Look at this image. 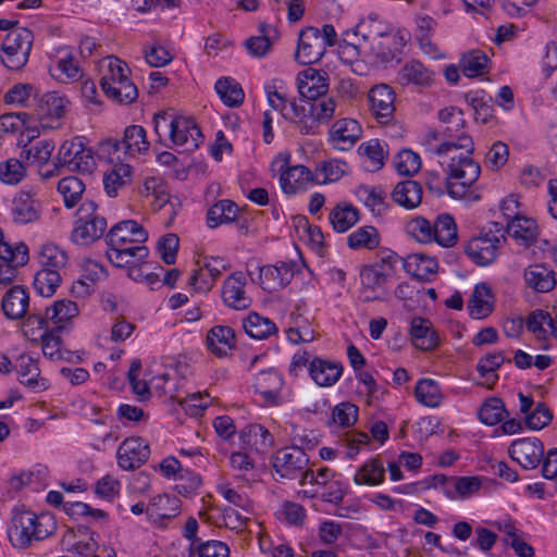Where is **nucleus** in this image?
<instances>
[{
	"label": "nucleus",
	"mask_w": 557,
	"mask_h": 557,
	"mask_svg": "<svg viewBox=\"0 0 557 557\" xmlns=\"http://www.w3.org/2000/svg\"><path fill=\"white\" fill-rule=\"evenodd\" d=\"M512 237L519 245L531 246L539 237V227L533 219L521 215L506 223L503 231Z\"/></svg>",
	"instance_id": "nucleus-30"
},
{
	"label": "nucleus",
	"mask_w": 557,
	"mask_h": 557,
	"mask_svg": "<svg viewBox=\"0 0 557 557\" xmlns=\"http://www.w3.org/2000/svg\"><path fill=\"white\" fill-rule=\"evenodd\" d=\"M244 329L250 337L256 339H265L277 331L274 322L256 312H251L244 320Z\"/></svg>",
	"instance_id": "nucleus-49"
},
{
	"label": "nucleus",
	"mask_w": 557,
	"mask_h": 557,
	"mask_svg": "<svg viewBox=\"0 0 557 557\" xmlns=\"http://www.w3.org/2000/svg\"><path fill=\"white\" fill-rule=\"evenodd\" d=\"M0 259L7 265H0V288L10 285L15 277V269L25 265L28 260V247L24 243L11 246L4 240L3 232L0 228Z\"/></svg>",
	"instance_id": "nucleus-14"
},
{
	"label": "nucleus",
	"mask_w": 557,
	"mask_h": 557,
	"mask_svg": "<svg viewBox=\"0 0 557 557\" xmlns=\"http://www.w3.org/2000/svg\"><path fill=\"white\" fill-rule=\"evenodd\" d=\"M488 58L481 50H474L463 54L460 60L462 73L468 77L483 75L487 70Z\"/></svg>",
	"instance_id": "nucleus-56"
},
{
	"label": "nucleus",
	"mask_w": 557,
	"mask_h": 557,
	"mask_svg": "<svg viewBox=\"0 0 557 557\" xmlns=\"http://www.w3.org/2000/svg\"><path fill=\"white\" fill-rule=\"evenodd\" d=\"M395 168L401 175H413L421 168V159L410 149H404L395 158Z\"/></svg>",
	"instance_id": "nucleus-62"
},
{
	"label": "nucleus",
	"mask_w": 557,
	"mask_h": 557,
	"mask_svg": "<svg viewBox=\"0 0 557 557\" xmlns=\"http://www.w3.org/2000/svg\"><path fill=\"white\" fill-rule=\"evenodd\" d=\"M237 205L224 199L214 203L207 213L208 226L214 228L224 223H231L237 218Z\"/></svg>",
	"instance_id": "nucleus-42"
},
{
	"label": "nucleus",
	"mask_w": 557,
	"mask_h": 557,
	"mask_svg": "<svg viewBox=\"0 0 557 557\" xmlns=\"http://www.w3.org/2000/svg\"><path fill=\"white\" fill-rule=\"evenodd\" d=\"M495 306V295L487 283H479L474 286L468 301L469 314L473 319L482 320L488 317Z\"/></svg>",
	"instance_id": "nucleus-26"
},
{
	"label": "nucleus",
	"mask_w": 557,
	"mask_h": 557,
	"mask_svg": "<svg viewBox=\"0 0 557 557\" xmlns=\"http://www.w3.org/2000/svg\"><path fill=\"white\" fill-rule=\"evenodd\" d=\"M235 332L226 325H216L207 334V346L218 357H224L235 347Z\"/></svg>",
	"instance_id": "nucleus-33"
},
{
	"label": "nucleus",
	"mask_w": 557,
	"mask_h": 557,
	"mask_svg": "<svg viewBox=\"0 0 557 557\" xmlns=\"http://www.w3.org/2000/svg\"><path fill=\"white\" fill-rule=\"evenodd\" d=\"M385 147L386 145L379 139H370L360 145L359 151L368 158L370 163L367 166L369 171H379L384 165V161L387 157Z\"/></svg>",
	"instance_id": "nucleus-55"
},
{
	"label": "nucleus",
	"mask_w": 557,
	"mask_h": 557,
	"mask_svg": "<svg viewBox=\"0 0 557 557\" xmlns=\"http://www.w3.org/2000/svg\"><path fill=\"white\" fill-rule=\"evenodd\" d=\"M472 153L465 150L443 152L441 157H447V177L445 180L446 191L451 198L476 200L478 195L470 189L481 174V165L471 158Z\"/></svg>",
	"instance_id": "nucleus-2"
},
{
	"label": "nucleus",
	"mask_w": 557,
	"mask_h": 557,
	"mask_svg": "<svg viewBox=\"0 0 557 557\" xmlns=\"http://www.w3.org/2000/svg\"><path fill=\"white\" fill-rule=\"evenodd\" d=\"M401 260L405 271L412 276L424 280L437 272V261L423 252L411 253Z\"/></svg>",
	"instance_id": "nucleus-38"
},
{
	"label": "nucleus",
	"mask_w": 557,
	"mask_h": 557,
	"mask_svg": "<svg viewBox=\"0 0 557 557\" xmlns=\"http://www.w3.org/2000/svg\"><path fill=\"white\" fill-rule=\"evenodd\" d=\"M317 124L327 123L335 115L336 101L333 97L322 96L308 101Z\"/></svg>",
	"instance_id": "nucleus-61"
},
{
	"label": "nucleus",
	"mask_w": 557,
	"mask_h": 557,
	"mask_svg": "<svg viewBox=\"0 0 557 557\" xmlns=\"http://www.w3.org/2000/svg\"><path fill=\"white\" fill-rule=\"evenodd\" d=\"M544 324H547L553 335L557 337V320H554L548 312L540 309L534 310L528 315L525 321L528 331L532 332L539 341H544L547 337Z\"/></svg>",
	"instance_id": "nucleus-44"
},
{
	"label": "nucleus",
	"mask_w": 557,
	"mask_h": 557,
	"mask_svg": "<svg viewBox=\"0 0 557 557\" xmlns=\"http://www.w3.org/2000/svg\"><path fill=\"white\" fill-rule=\"evenodd\" d=\"M28 307L29 296L23 286L15 285L3 295L1 308L4 315L10 320L24 318Z\"/></svg>",
	"instance_id": "nucleus-27"
},
{
	"label": "nucleus",
	"mask_w": 557,
	"mask_h": 557,
	"mask_svg": "<svg viewBox=\"0 0 557 557\" xmlns=\"http://www.w3.org/2000/svg\"><path fill=\"white\" fill-rule=\"evenodd\" d=\"M54 71L59 73H53L52 75L62 83L76 81L81 77L79 66L74 62V58L70 53H65L58 60Z\"/></svg>",
	"instance_id": "nucleus-64"
},
{
	"label": "nucleus",
	"mask_w": 557,
	"mask_h": 557,
	"mask_svg": "<svg viewBox=\"0 0 557 557\" xmlns=\"http://www.w3.org/2000/svg\"><path fill=\"white\" fill-rule=\"evenodd\" d=\"M69 101L57 92H46L39 100L37 116L42 127H57L49 119L60 120L65 114Z\"/></svg>",
	"instance_id": "nucleus-25"
},
{
	"label": "nucleus",
	"mask_w": 557,
	"mask_h": 557,
	"mask_svg": "<svg viewBox=\"0 0 557 557\" xmlns=\"http://www.w3.org/2000/svg\"><path fill=\"white\" fill-rule=\"evenodd\" d=\"M293 276V268L286 262L264 265L259 269L260 286L270 293L284 288L290 283Z\"/></svg>",
	"instance_id": "nucleus-24"
},
{
	"label": "nucleus",
	"mask_w": 557,
	"mask_h": 557,
	"mask_svg": "<svg viewBox=\"0 0 557 557\" xmlns=\"http://www.w3.org/2000/svg\"><path fill=\"white\" fill-rule=\"evenodd\" d=\"M400 258L394 251H382L374 262L360 268L361 286L381 288L389 277L394 276Z\"/></svg>",
	"instance_id": "nucleus-9"
},
{
	"label": "nucleus",
	"mask_w": 557,
	"mask_h": 557,
	"mask_svg": "<svg viewBox=\"0 0 557 557\" xmlns=\"http://www.w3.org/2000/svg\"><path fill=\"white\" fill-rule=\"evenodd\" d=\"M246 277L243 272L232 273L223 283L222 300L234 310H245L251 306V298L245 292Z\"/></svg>",
	"instance_id": "nucleus-20"
},
{
	"label": "nucleus",
	"mask_w": 557,
	"mask_h": 557,
	"mask_svg": "<svg viewBox=\"0 0 557 557\" xmlns=\"http://www.w3.org/2000/svg\"><path fill=\"white\" fill-rule=\"evenodd\" d=\"M153 125L158 141L166 147H171L166 144V137L173 146L185 147L186 150L198 148L202 141V134L195 120L178 115L173 110L156 113Z\"/></svg>",
	"instance_id": "nucleus-1"
},
{
	"label": "nucleus",
	"mask_w": 557,
	"mask_h": 557,
	"mask_svg": "<svg viewBox=\"0 0 557 557\" xmlns=\"http://www.w3.org/2000/svg\"><path fill=\"white\" fill-rule=\"evenodd\" d=\"M283 117L294 123L304 135L315 134L319 127L307 100H300L299 103L290 102L289 109L283 113Z\"/></svg>",
	"instance_id": "nucleus-28"
},
{
	"label": "nucleus",
	"mask_w": 557,
	"mask_h": 557,
	"mask_svg": "<svg viewBox=\"0 0 557 557\" xmlns=\"http://www.w3.org/2000/svg\"><path fill=\"white\" fill-rule=\"evenodd\" d=\"M16 371L18 381L33 391H42L47 388L46 380L39 377L40 370L37 362L29 356H21L17 359Z\"/></svg>",
	"instance_id": "nucleus-35"
},
{
	"label": "nucleus",
	"mask_w": 557,
	"mask_h": 557,
	"mask_svg": "<svg viewBox=\"0 0 557 557\" xmlns=\"http://www.w3.org/2000/svg\"><path fill=\"white\" fill-rule=\"evenodd\" d=\"M107 97L121 104H129L138 97V90L131 79H126L122 84H113V86H106L101 88Z\"/></svg>",
	"instance_id": "nucleus-59"
},
{
	"label": "nucleus",
	"mask_w": 557,
	"mask_h": 557,
	"mask_svg": "<svg viewBox=\"0 0 557 557\" xmlns=\"http://www.w3.org/2000/svg\"><path fill=\"white\" fill-rule=\"evenodd\" d=\"M509 456L525 470L536 469L545 453L544 444L537 437L513 441L508 448Z\"/></svg>",
	"instance_id": "nucleus-16"
},
{
	"label": "nucleus",
	"mask_w": 557,
	"mask_h": 557,
	"mask_svg": "<svg viewBox=\"0 0 557 557\" xmlns=\"http://www.w3.org/2000/svg\"><path fill=\"white\" fill-rule=\"evenodd\" d=\"M104 66L106 71L100 81L101 88L113 86V84H122L123 82L125 83L126 79H129L128 75L131 70L121 59L110 55L106 58Z\"/></svg>",
	"instance_id": "nucleus-41"
},
{
	"label": "nucleus",
	"mask_w": 557,
	"mask_h": 557,
	"mask_svg": "<svg viewBox=\"0 0 557 557\" xmlns=\"http://www.w3.org/2000/svg\"><path fill=\"white\" fill-rule=\"evenodd\" d=\"M107 227V219L99 212L97 203L86 200L76 211L71 240L81 246L90 245L103 236Z\"/></svg>",
	"instance_id": "nucleus-4"
},
{
	"label": "nucleus",
	"mask_w": 557,
	"mask_h": 557,
	"mask_svg": "<svg viewBox=\"0 0 557 557\" xmlns=\"http://www.w3.org/2000/svg\"><path fill=\"white\" fill-rule=\"evenodd\" d=\"M272 171H278L283 191L288 195L296 194L312 182L313 176L305 165L289 166V157L278 156L271 164Z\"/></svg>",
	"instance_id": "nucleus-11"
},
{
	"label": "nucleus",
	"mask_w": 557,
	"mask_h": 557,
	"mask_svg": "<svg viewBox=\"0 0 557 557\" xmlns=\"http://www.w3.org/2000/svg\"><path fill=\"white\" fill-rule=\"evenodd\" d=\"M528 287L536 293H548L557 284L556 273L545 264L536 263L529 265L523 273Z\"/></svg>",
	"instance_id": "nucleus-29"
},
{
	"label": "nucleus",
	"mask_w": 557,
	"mask_h": 557,
	"mask_svg": "<svg viewBox=\"0 0 557 557\" xmlns=\"http://www.w3.org/2000/svg\"><path fill=\"white\" fill-rule=\"evenodd\" d=\"M57 189L63 198L64 206L72 209L82 200L86 187L81 178L66 176L59 181Z\"/></svg>",
	"instance_id": "nucleus-40"
},
{
	"label": "nucleus",
	"mask_w": 557,
	"mask_h": 557,
	"mask_svg": "<svg viewBox=\"0 0 557 557\" xmlns=\"http://www.w3.org/2000/svg\"><path fill=\"white\" fill-rule=\"evenodd\" d=\"M180 509V499L166 494L154 496L147 506V512L151 517L170 519L175 517Z\"/></svg>",
	"instance_id": "nucleus-46"
},
{
	"label": "nucleus",
	"mask_w": 557,
	"mask_h": 557,
	"mask_svg": "<svg viewBox=\"0 0 557 557\" xmlns=\"http://www.w3.org/2000/svg\"><path fill=\"white\" fill-rule=\"evenodd\" d=\"M55 530L57 524L52 516H37L27 510L18 511L12 518L9 539L14 547L27 548L34 541H42Z\"/></svg>",
	"instance_id": "nucleus-3"
},
{
	"label": "nucleus",
	"mask_w": 557,
	"mask_h": 557,
	"mask_svg": "<svg viewBox=\"0 0 557 557\" xmlns=\"http://www.w3.org/2000/svg\"><path fill=\"white\" fill-rule=\"evenodd\" d=\"M422 194V187L418 182L406 180L395 186L392 198L397 205L406 209H413L421 203Z\"/></svg>",
	"instance_id": "nucleus-36"
},
{
	"label": "nucleus",
	"mask_w": 557,
	"mask_h": 557,
	"mask_svg": "<svg viewBox=\"0 0 557 557\" xmlns=\"http://www.w3.org/2000/svg\"><path fill=\"white\" fill-rule=\"evenodd\" d=\"M61 283V274L57 270L41 269L39 270L34 278L35 290L44 296L51 297Z\"/></svg>",
	"instance_id": "nucleus-53"
},
{
	"label": "nucleus",
	"mask_w": 557,
	"mask_h": 557,
	"mask_svg": "<svg viewBox=\"0 0 557 557\" xmlns=\"http://www.w3.org/2000/svg\"><path fill=\"white\" fill-rule=\"evenodd\" d=\"M325 51L319 28L307 26L300 30L295 52V60L299 64H314L323 58Z\"/></svg>",
	"instance_id": "nucleus-15"
},
{
	"label": "nucleus",
	"mask_w": 557,
	"mask_h": 557,
	"mask_svg": "<svg viewBox=\"0 0 557 557\" xmlns=\"http://www.w3.org/2000/svg\"><path fill=\"white\" fill-rule=\"evenodd\" d=\"M362 40L369 44L372 54L383 63L389 62L397 58L405 46L404 38L394 32H372L362 33Z\"/></svg>",
	"instance_id": "nucleus-12"
},
{
	"label": "nucleus",
	"mask_w": 557,
	"mask_h": 557,
	"mask_svg": "<svg viewBox=\"0 0 557 557\" xmlns=\"http://www.w3.org/2000/svg\"><path fill=\"white\" fill-rule=\"evenodd\" d=\"M508 416L500 398L492 397L484 401L479 410V419L487 425H495Z\"/></svg>",
	"instance_id": "nucleus-58"
},
{
	"label": "nucleus",
	"mask_w": 557,
	"mask_h": 557,
	"mask_svg": "<svg viewBox=\"0 0 557 557\" xmlns=\"http://www.w3.org/2000/svg\"><path fill=\"white\" fill-rule=\"evenodd\" d=\"M66 168L70 172L91 173L96 160L90 148L81 138L64 141L57 156L55 168Z\"/></svg>",
	"instance_id": "nucleus-8"
},
{
	"label": "nucleus",
	"mask_w": 557,
	"mask_h": 557,
	"mask_svg": "<svg viewBox=\"0 0 557 557\" xmlns=\"http://www.w3.org/2000/svg\"><path fill=\"white\" fill-rule=\"evenodd\" d=\"M438 119L446 126L443 134L449 139L441 144L435 153L442 156L446 151L465 150L473 153L472 137L466 132V120L462 110L457 107L444 108L438 112Z\"/></svg>",
	"instance_id": "nucleus-5"
},
{
	"label": "nucleus",
	"mask_w": 557,
	"mask_h": 557,
	"mask_svg": "<svg viewBox=\"0 0 557 557\" xmlns=\"http://www.w3.org/2000/svg\"><path fill=\"white\" fill-rule=\"evenodd\" d=\"M116 455L117 463L123 470H135L148 460L150 449L143 438L128 437L121 443Z\"/></svg>",
	"instance_id": "nucleus-19"
},
{
	"label": "nucleus",
	"mask_w": 557,
	"mask_h": 557,
	"mask_svg": "<svg viewBox=\"0 0 557 557\" xmlns=\"http://www.w3.org/2000/svg\"><path fill=\"white\" fill-rule=\"evenodd\" d=\"M255 389L267 403L277 404V397L283 386V379L280 373L273 369L260 371L255 380Z\"/></svg>",
	"instance_id": "nucleus-31"
},
{
	"label": "nucleus",
	"mask_w": 557,
	"mask_h": 557,
	"mask_svg": "<svg viewBox=\"0 0 557 557\" xmlns=\"http://www.w3.org/2000/svg\"><path fill=\"white\" fill-rule=\"evenodd\" d=\"M370 110L381 124H387L395 113V92L386 84H380L369 90Z\"/></svg>",
	"instance_id": "nucleus-18"
},
{
	"label": "nucleus",
	"mask_w": 557,
	"mask_h": 557,
	"mask_svg": "<svg viewBox=\"0 0 557 557\" xmlns=\"http://www.w3.org/2000/svg\"><path fill=\"white\" fill-rule=\"evenodd\" d=\"M360 198L366 207L375 215H381L386 210L385 193L379 187L363 186L359 190Z\"/></svg>",
	"instance_id": "nucleus-60"
},
{
	"label": "nucleus",
	"mask_w": 557,
	"mask_h": 557,
	"mask_svg": "<svg viewBox=\"0 0 557 557\" xmlns=\"http://www.w3.org/2000/svg\"><path fill=\"white\" fill-rule=\"evenodd\" d=\"M407 233L420 243L426 244L433 242V224L424 218H416L408 222Z\"/></svg>",
	"instance_id": "nucleus-63"
},
{
	"label": "nucleus",
	"mask_w": 557,
	"mask_h": 557,
	"mask_svg": "<svg viewBox=\"0 0 557 557\" xmlns=\"http://www.w3.org/2000/svg\"><path fill=\"white\" fill-rule=\"evenodd\" d=\"M149 255L148 248L143 245H134L129 247H110L106 252L109 261L117 267L124 268L144 261Z\"/></svg>",
	"instance_id": "nucleus-32"
},
{
	"label": "nucleus",
	"mask_w": 557,
	"mask_h": 557,
	"mask_svg": "<svg viewBox=\"0 0 557 557\" xmlns=\"http://www.w3.org/2000/svg\"><path fill=\"white\" fill-rule=\"evenodd\" d=\"M347 244L351 249H374L380 244V235L375 227L362 226L348 236Z\"/></svg>",
	"instance_id": "nucleus-54"
},
{
	"label": "nucleus",
	"mask_w": 557,
	"mask_h": 557,
	"mask_svg": "<svg viewBox=\"0 0 557 557\" xmlns=\"http://www.w3.org/2000/svg\"><path fill=\"white\" fill-rule=\"evenodd\" d=\"M132 169L128 164L115 165L110 172L104 174L103 185L106 193L110 197L117 195V189L125 186L131 181Z\"/></svg>",
	"instance_id": "nucleus-51"
},
{
	"label": "nucleus",
	"mask_w": 557,
	"mask_h": 557,
	"mask_svg": "<svg viewBox=\"0 0 557 557\" xmlns=\"http://www.w3.org/2000/svg\"><path fill=\"white\" fill-rule=\"evenodd\" d=\"M434 238L443 247H451L457 242V226L454 219L448 214L437 218L433 224Z\"/></svg>",
	"instance_id": "nucleus-48"
},
{
	"label": "nucleus",
	"mask_w": 557,
	"mask_h": 557,
	"mask_svg": "<svg viewBox=\"0 0 557 557\" xmlns=\"http://www.w3.org/2000/svg\"><path fill=\"white\" fill-rule=\"evenodd\" d=\"M148 238L145 228L134 220H126L113 225L106 236L110 247H129L141 245Z\"/></svg>",
	"instance_id": "nucleus-17"
},
{
	"label": "nucleus",
	"mask_w": 557,
	"mask_h": 557,
	"mask_svg": "<svg viewBox=\"0 0 557 557\" xmlns=\"http://www.w3.org/2000/svg\"><path fill=\"white\" fill-rule=\"evenodd\" d=\"M37 187H24L12 199L11 218L15 224H29L39 220L41 203L37 198Z\"/></svg>",
	"instance_id": "nucleus-13"
},
{
	"label": "nucleus",
	"mask_w": 557,
	"mask_h": 557,
	"mask_svg": "<svg viewBox=\"0 0 557 557\" xmlns=\"http://www.w3.org/2000/svg\"><path fill=\"white\" fill-rule=\"evenodd\" d=\"M414 395L420 404L431 408L438 407L443 400L440 385L432 379L419 380L416 384Z\"/></svg>",
	"instance_id": "nucleus-43"
},
{
	"label": "nucleus",
	"mask_w": 557,
	"mask_h": 557,
	"mask_svg": "<svg viewBox=\"0 0 557 557\" xmlns=\"http://www.w3.org/2000/svg\"><path fill=\"white\" fill-rule=\"evenodd\" d=\"M330 223L338 233L347 232L359 220L358 210L350 203H337L330 212Z\"/></svg>",
	"instance_id": "nucleus-39"
},
{
	"label": "nucleus",
	"mask_w": 557,
	"mask_h": 557,
	"mask_svg": "<svg viewBox=\"0 0 557 557\" xmlns=\"http://www.w3.org/2000/svg\"><path fill=\"white\" fill-rule=\"evenodd\" d=\"M272 467L278 478L275 480H296L309 462L307 454L298 446L278 449L271 458Z\"/></svg>",
	"instance_id": "nucleus-10"
},
{
	"label": "nucleus",
	"mask_w": 557,
	"mask_h": 557,
	"mask_svg": "<svg viewBox=\"0 0 557 557\" xmlns=\"http://www.w3.org/2000/svg\"><path fill=\"white\" fill-rule=\"evenodd\" d=\"M33 41L34 35L27 28L10 32L1 44L2 64L12 71L22 70L28 62Z\"/></svg>",
	"instance_id": "nucleus-6"
},
{
	"label": "nucleus",
	"mask_w": 557,
	"mask_h": 557,
	"mask_svg": "<svg viewBox=\"0 0 557 557\" xmlns=\"http://www.w3.org/2000/svg\"><path fill=\"white\" fill-rule=\"evenodd\" d=\"M361 133V126L356 120L341 119L332 125L329 136L334 148L347 151L360 138Z\"/></svg>",
	"instance_id": "nucleus-22"
},
{
	"label": "nucleus",
	"mask_w": 557,
	"mask_h": 557,
	"mask_svg": "<svg viewBox=\"0 0 557 557\" xmlns=\"http://www.w3.org/2000/svg\"><path fill=\"white\" fill-rule=\"evenodd\" d=\"M298 91L307 101L325 96L329 90L325 72L309 67L298 74Z\"/></svg>",
	"instance_id": "nucleus-23"
},
{
	"label": "nucleus",
	"mask_w": 557,
	"mask_h": 557,
	"mask_svg": "<svg viewBox=\"0 0 557 557\" xmlns=\"http://www.w3.org/2000/svg\"><path fill=\"white\" fill-rule=\"evenodd\" d=\"M39 263L42 269H51L60 272L67 263V256L66 252L57 245L45 244L39 253Z\"/></svg>",
	"instance_id": "nucleus-57"
},
{
	"label": "nucleus",
	"mask_w": 557,
	"mask_h": 557,
	"mask_svg": "<svg viewBox=\"0 0 557 557\" xmlns=\"http://www.w3.org/2000/svg\"><path fill=\"white\" fill-rule=\"evenodd\" d=\"M79 310L76 302L69 299H60L47 308V317L57 325V330H61L64 323L72 320L78 314Z\"/></svg>",
	"instance_id": "nucleus-47"
},
{
	"label": "nucleus",
	"mask_w": 557,
	"mask_h": 557,
	"mask_svg": "<svg viewBox=\"0 0 557 557\" xmlns=\"http://www.w3.org/2000/svg\"><path fill=\"white\" fill-rule=\"evenodd\" d=\"M343 367L338 362L315 358L310 362L309 373L319 386H332L341 377Z\"/></svg>",
	"instance_id": "nucleus-34"
},
{
	"label": "nucleus",
	"mask_w": 557,
	"mask_h": 557,
	"mask_svg": "<svg viewBox=\"0 0 557 557\" xmlns=\"http://www.w3.org/2000/svg\"><path fill=\"white\" fill-rule=\"evenodd\" d=\"M401 84L429 85L432 81V72L429 71L421 62L410 61L404 65L399 72Z\"/></svg>",
	"instance_id": "nucleus-52"
},
{
	"label": "nucleus",
	"mask_w": 557,
	"mask_h": 557,
	"mask_svg": "<svg viewBox=\"0 0 557 557\" xmlns=\"http://www.w3.org/2000/svg\"><path fill=\"white\" fill-rule=\"evenodd\" d=\"M104 146L109 152L123 149L126 154L134 156L148 150L149 141L146 139V131L143 126L131 125L125 128L122 140L108 139Z\"/></svg>",
	"instance_id": "nucleus-21"
},
{
	"label": "nucleus",
	"mask_w": 557,
	"mask_h": 557,
	"mask_svg": "<svg viewBox=\"0 0 557 557\" xmlns=\"http://www.w3.org/2000/svg\"><path fill=\"white\" fill-rule=\"evenodd\" d=\"M410 334L412 344L418 349L431 350L437 346L438 338L429 320L414 318L411 321Z\"/></svg>",
	"instance_id": "nucleus-37"
},
{
	"label": "nucleus",
	"mask_w": 557,
	"mask_h": 557,
	"mask_svg": "<svg viewBox=\"0 0 557 557\" xmlns=\"http://www.w3.org/2000/svg\"><path fill=\"white\" fill-rule=\"evenodd\" d=\"M385 469L379 459L366 462L355 474L354 481L361 485H379L384 482Z\"/></svg>",
	"instance_id": "nucleus-50"
},
{
	"label": "nucleus",
	"mask_w": 557,
	"mask_h": 557,
	"mask_svg": "<svg viewBox=\"0 0 557 557\" xmlns=\"http://www.w3.org/2000/svg\"><path fill=\"white\" fill-rule=\"evenodd\" d=\"M493 225L494 231L490 230L481 236L471 238L465 248L467 256L480 267L493 263L498 256L500 246L507 240L500 224L495 222Z\"/></svg>",
	"instance_id": "nucleus-7"
},
{
	"label": "nucleus",
	"mask_w": 557,
	"mask_h": 557,
	"mask_svg": "<svg viewBox=\"0 0 557 557\" xmlns=\"http://www.w3.org/2000/svg\"><path fill=\"white\" fill-rule=\"evenodd\" d=\"M223 103L231 108L239 107L245 98L240 85L233 78H220L214 86Z\"/></svg>",
	"instance_id": "nucleus-45"
}]
</instances>
